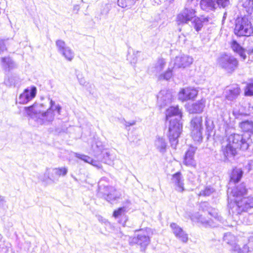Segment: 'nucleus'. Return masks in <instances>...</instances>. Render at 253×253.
<instances>
[{
  "mask_svg": "<svg viewBox=\"0 0 253 253\" xmlns=\"http://www.w3.org/2000/svg\"><path fill=\"white\" fill-rule=\"evenodd\" d=\"M48 179L53 180L54 179L52 178V175L51 174V170L50 169H46L44 176L41 178V180L43 181L46 182Z\"/></svg>",
  "mask_w": 253,
  "mask_h": 253,
  "instance_id": "obj_40",
  "label": "nucleus"
},
{
  "mask_svg": "<svg viewBox=\"0 0 253 253\" xmlns=\"http://www.w3.org/2000/svg\"><path fill=\"white\" fill-rule=\"evenodd\" d=\"M194 18V20L192 23L195 30L198 32L201 30L203 26V21L199 17H195Z\"/></svg>",
  "mask_w": 253,
  "mask_h": 253,
  "instance_id": "obj_37",
  "label": "nucleus"
},
{
  "mask_svg": "<svg viewBox=\"0 0 253 253\" xmlns=\"http://www.w3.org/2000/svg\"><path fill=\"white\" fill-rule=\"evenodd\" d=\"M241 128L244 131H252L253 130V122L245 121L240 124Z\"/></svg>",
  "mask_w": 253,
  "mask_h": 253,
  "instance_id": "obj_33",
  "label": "nucleus"
},
{
  "mask_svg": "<svg viewBox=\"0 0 253 253\" xmlns=\"http://www.w3.org/2000/svg\"><path fill=\"white\" fill-rule=\"evenodd\" d=\"M219 64L227 72L231 73L237 69L238 66V61L234 56L224 54L219 59Z\"/></svg>",
  "mask_w": 253,
  "mask_h": 253,
  "instance_id": "obj_7",
  "label": "nucleus"
},
{
  "mask_svg": "<svg viewBox=\"0 0 253 253\" xmlns=\"http://www.w3.org/2000/svg\"><path fill=\"white\" fill-rule=\"evenodd\" d=\"M6 201L3 197L0 196V207H3L5 204Z\"/></svg>",
  "mask_w": 253,
  "mask_h": 253,
  "instance_id": "obj_50",
  "label": "nucleus"
},
{
  "mask_svg": "<svg viewBox=\"0 0 253 253\" xmlns=\"http://www.w3.org/2000/svg\"><path fill=\"white\" fill-rule=\"evenodd\" d=\"M243 171L240 169H233L230 176V181L234 183L239 181L243 175Z\"/></svg>",
  "mask_w": 253,
  "mask_h": 253,
  "instance_id": "obj_29",
  "label": "nucleus"
},
{
  "mask_svg": "<svg viewBox=\"0 0 253 253\" xmlns=\"http://www.w3.org/2000/svg\"><path fill=\"white\" fill-rule=\"evenodd\" d=\"M51 170V174L52 175V178L54 179L56 177H59L60 176H65L68 172V169L66 167H62L58 168H55L52 169Z\"/></svg>",
  "mask_w": 253,
  "mask_h": 253,
  "instance_id": "obj_28",
  "label": "nucleus"
},
{
  "mask_svg": "<svg viewBox=\"0 0 253 253\" xmlns=\"http://www.w3.org/2000/svg\"><path fill=\"white\" fill-rule=\"evenodd\" d=\"M155 145L161 153L165 152L167 144L165 139L163 138L160 137H157L155 142Z\"/></svg>",
  "mask_w": 253,
  "mask_h": 253,
  "instance_id": "obj_30",
  "label": "nucleus"
},
{
  "mask_svg": "<svg viewBox=\"0 0 253 253\" xmlns=\"http://www.w3.org/2000/svg\"><path fill=\"white\" fill-rule=\"evenodd\" d=\"M196 11L192 8L185 7L176 16L178 25L187 24L196 17Z\"/></svg>",
  "mask_w": 253,
  "mask_h": 253,
  "instance_id": "obj_11",
  "label": "nucleus"
},
{
  "mask_svg": "<svg viewBox=\"0 0 253 253\" xmlns=\"http://www.w3.org/2000/svg\"><path fill=\"white\" fill-rule=\"evenodd\" d=\"M6 49L3 41H0V53L3 52Z\"/></svg>",
  "mask_w": 253,
  "mask_h": 253,
  "instance_id": "obj_49",
  "label": "nucleus"
},
{
  "mask_svg": "<svg viewBox=\"0 0 253 253\" xmlns=\"http://www.w3.org/2000/svg\"><path fill=\"white\" fill-rule=\"evenodd\" d=\"M205 106V100L201 99L188 106L187 109L190 113H200L203 112Z\"/></svg>",
  "mask_w": 253,
  "mask_h": 253,
  "instance_id": "obj_20",
  "label": "nucleus"
},
{
  "mask_svg": "<svg viewBox=\"0 0 253 253\" xmlns=\"http://www.w3.org/2000/svg\"><path fill=\"white\" fill-rule=\"evenodd\" d=\"M172 116H177L179 118H181V113L177 106L170 107L167 110L166 117L167 119L169 117Z\"/></svg>",
  "mask_w": 253,
  "mask_h": 253,
  "instance_id": "obj_32",
  "label": "nucleus"
},
{
  "mask_svg": "<svg viewBox=\"0 0 253 253\" xmlns=\"http://www.w3.org/2000/svg\"><path fill=\"white\" fill-rule=\"evenodd\" d=\"M202 118L196 117L191 122V135L195 141L199 142L202 139Z\"/></svg>",
  "mask_w": 253,
  "mask_h": 253,
  "instance_id": "obj_9",
  "label": "nucleus"
},
{
  "mask_svg": "<svg viewBox=\"0 0 253 253\" xmlns=\"http://www.w3.org/2000/svg\"><path fill=\"white\" fill-rule=\"evenodd\" d=\"M231 211L233 214H240L243 211H246L249 209L253 208V197H243L240 199H235L234 203H229Z\"/></svg>",
  "mask_w": 253,
  "mask_h": 253,
  "instance_id": "obj_3",
  "label": "nucleus"
},
{
  "mask_svg": "<svg viewBox=\"0 0 253 253\" xmlns=\"http://www.w3.org/2000/svg\"><path fill=\"white\" fill-rule=\"evenodd\" d=\"M173 234L175 237L183 243H186L188 241V235L183 229L175 223L170 225Z\"/></svg>",
  "mask_w": 253,
  "mask_h": 253,
  "instance_id": "obj_15",
  "label": "nucleus"
},
{
  "mask_svg": "<svg viewBox=\"0 0 253 253\" xmlns=\"http://www.w3.org/2000/svg\"><path fill=\"white\" fill-rule=\"evenodd\" d=\"M200 6L204 10L209 11L216 8V3L215 0H201Z\"/></svg>",
  "mask_w": 253,
  "mask_h": 253,
  "instance_id": "obj_25",
  "label": "nucleus"
},
{
  "mask_svg": "<svg viewBox=\"0 0 253 253\" xmlns=\"http://www.w3.org/2000/svg\"><path fill=\"white\" fill-rule=\"evenodd\" d=\"M171 99V94L165 90L161 91L158 95V103L160 104L161 107L170 102Z\"/></svg>",
  "mask_w": 253,
  "mask_h": 253,
  "instance_id": "obj_22",
  "label": "nucleus"
},
{
  "mask_svg": "<svg viewBox=\"0 0 253 253\" xmlns=\"http://www.w3.org/2000/svg\"><path fill=\"white\" fill-rule=\"evenodd\" d=\"M247 192V189L245 184L243 183L240 184L232 191L233 196L236 198V199H240V197L246 194Z\"/></svg>",
  "mask_w": 253,
  "mask_h": 253,
  "instance_id": "obj_26",
  "label": "nucleus"
},
{
  "mask_svg": "<svg viewBox=\"0 0 253 253\" xmlns=\"http://www.w3.org/2000/svg\"><path fill=\"white\" fill-rule=\"evenodd\" d=\"M223 241L229 245L231 252L235 253H248L253 250V236L248 239V243L241 248L238 244L239 239L230 232L226 233L223 236Z\"/></svg>",
  "mask_w": 253,
  "mask_h": 253,
  "instance_id": "obj_2",
  "label": "nucleus"
},
{
  "mask_svg": "<svg viewBox=\"0 0 253 253\" xmlns=\"http://www.w3.org/2000/svg\"><path fill=\"white\" fill-rule=\"evenodd\" d=\"M246 95H253V83L249 84L245 90Z\"/></svg>",
  "mask_w": 253,
  "mask_h": 253,
  "instance_id": "obj_44",
  "label": "nucleus"
},
{
  "mask_svg": "<svg viewBox=\"0 0 253 253\" xmlns=\"http://www.w3.org/2000/svg\"><path fill=\"white\" fill-rule=\"evenodd\" d=\"M233 114L236 116V117H237V118L238 117V116L236 115V114L234 111H233Z\"/></svg>",
  "mask_w": 253,
  "mask_h": 253,
  "instance_id": "obj_54",
  "label": "nucleus"
},
{
  "mask_svg": "<svg viewBox=\"0 0 253 253\" xmlns=\"http://www.w3.org/2000/svg\"><path fill=\"white\" fill-rule=\"evenodd\" d=\"M99 192L103 194L104 198L108 202H112L120 197V194L112 186H99Z\"/></svg>",
  "mask_w": 253,
  "mask_h": 253,
  "instance_id": "obj_12",
  "label": "nucleus"
},
{
  "mask_svg": "<svg viewBox=\"0 0 253 253\" xmlns=\"http://www.w3.org/2000/svg\"><path fill=\"white\" fill-rule=\"evenodd\" d=\"M135 123L134 122H133L132 123H127V124H126V126H133L134 125H135Z\"/></svg>",
  "mask_w": 253,
  "mask_h": 253,
  "instance_id": "obj_52",
  "label": "nucleus"
},
{
  "mask_svg": "<svg viewBox=\"0 0 253 253\" xmlns=\"http://www.w3.org/2000/svg\"><path fill=\"white\" fill-rule=\"evenodd\" d=\"M231 46L233 51L238 53L243 60L246 58L245 50L236 41L231 42Z\"/></svg>",
  "mask_w": 253,
  "mask_h": 253,
  "instance_id": "obj_27",
  "label": "nucleus"
},
{
  "mask_svg": "<svg viewBox=\"0 0 253 253\" xmlns=\"http://www.w3.org/2000/svg\"><path fill=\"white\" fill-rule=\"evenodd\" d=\"M252 215L248 214L247 216H245L243 220V222L246 224H250L253 222L251 218H252Z\"/></svg>",
  "mask_w": 253,
  "mask_h": 253,
  "instance_id": "obj_45",
  "label": "nucleus"
},
{
  "mask_svg": "<svg viewBox=\"0 0 253 253\" xmlns=\"http://www.w3.org/2000/svg\"><path fill=\"white\" fill-rule=\"evenodd\" d=\"M249 107H250V108H252V110H253V106H250Z\"/></svg>",
  "mask_w": 253,
  "mask_h": 253,
  "instance_id": "obj_55",
  "label": "nucleus"
},
{
  "mask_svg": "<svg viewBox=\"0 0 253 253\" xmlns=\"http://www.w3.org/2000/svg\"><path fill=\"white\" fill-rule=\"evenodd\" d=\"M50 107L46 111H43L42 104L35 103L33 105L25 107V110L30 119L35 122L38 125H42L52 122L54 119L53 109L56 105L54 101L49 98Z\"/></svg>",
  "mask_w": 253,
  "mask_h": 253,
  "instance_id": "obj_1",
  "label": "nucleus"
},
{
  "mask_svg": "<svg viewBox=\"0 0 253 253\" xmlns=\"http://www.w3.org/2000/svg\"><path fill=\"white\" fill-rule=\"evenodd\" d=\"M125 212L126 208L125 207L120 208L117 210L114 211L113 216L116 218L119 216L124 214Z\"/></svg>",
  "mask_w": 253,
  "mask_h": 253,
  "instance_id": "obj_43",
  "label": "nucleus"
},
{
  "mask_svg": "<svg viewBox=\"0 0 253 253\" xmlns=\"http://www.w3.org/2000/svg\"><path fill=\"white\" fill-rule=\"evenodd\" d=\"M109 156H110V154H109V152H106V153H105V154L104 155V158L106 157H109Z\"/></svg>",
  "mask_w": 253,
  "mask_h": 253,
  "instance_id": "obj_53",
  "label": "nucleus"
},
{
  "mask_svg": "<svg viewBox=\"0 0 253 253\" xmlns=\"http://www.w3.org/2000/svg\"><path fill=\"white\" fill-rule=\"evenodd\" d=\"M182 130V124L177 119L170 120L169 126V139L171 146L175 148L178 143V138Z\"/></svg>",
  "mask_w": 253,
  "mask_h": 253,
  "instance_id": "obj_5",
  "label": "nucleus"
},
{
  "mask_svg": "<svg viewBox=\"0 0 253 253\" xmlns=\"http://www.w3.org/2000/svg\"><path fill=\"white\" fill-rule=\"evenodd\" d=\"M248 140V137L241 134L234 133L228 136L227 142L230 143L238 149L246 150L249 147Z\"/></svg>",
  "mask_w": 253,
  "mask_h": 253,
  "instance_id": "obj_8",
  "label": "nucleus"
},
{
  "mask_svg": "<svg viewBox=\"0 0 253 253\" xmlns=\"http://www.w3.org/2000/svg\"><path fill=\"white\" fill-rule=\"evenodd\" d=\"M197 148L194 146H190L189 149L186 153L184 160L183 161L184 164L189 166L195 167L196 166V162L194 159V156Z\"/></svg>",
  "mask_w": 253,
  "mask_h": 253,
  "instance_id": "obj_19",
  "label": "nucleus"
},
{
  "mask_svg": "<svg viewBox=\"0 0 253 253\" xmlns=\"http://www.w3.org/2000/svg\"><path fill=\"white\" fill-rule=\"evenodd\" d=\"M237 149H238L237 148L229 142L226 145H222V146L223 154L226 159L234 157L237 153Z\"/></svg>",
  "mask_w": 253,
  "mask_h": 253,
  "instance_id": "obj_21",
  "label": "nucleus"
},
{
  "mask_svg": "<svg viewBox=\"0 0 253 253\" xmlns=\"http://www.w3.org/2000/svg\"><path fill=\"white\" fill-rule=\"evenodd\" d=\"M96 147H98V144H97V145H96Z\"/></svg>",
  "mask_w": 253,
  "mask_h": 253,
  "instance_id": "obj_57",
  "label": "nucleus"
},
{
  "mask_svg": "<svg viewBox=\"0 0 253 253\" xmlns=\"http://www.w3.org/2000/svg\"><path fill=\"white\" fill-rule=\"evenodd\" d=\"M37 89L35 86L31 88H26L19 97V102L20 104H25L35 97L36 94Z\"/></svg>",
  "mask_w": 253,
  "mask_h": 253,
  "instance_id": "obj_16",
  "label": "nucleus"
},
{
  "mask_svg": "<svg viewBox=\"0 0 253 253\" xmlns=\"http://www.w3.org/2000/svg\"><path fill=\"white\" fill-rule=\"evenodd\" d=\"M247 52L248 54L253 53V48H249V49L247 50Z\"/></svg>",
  "mask_w": 253,
  "mask_h": 253,
  "instance_id": "obj_51",
  "label": "nucleus"
},
{
  "mask_svg": "<svg viewBox=\"0 0 253 253\" xmlns=\"http://www.w3.org/2000/svg\"><path fill=\"white\" fill-rule=\"evenodd\" d=\"M241 89L237 84H234L226 88L224 92V96L229 101L235 100L240 95Z\"/></svg>",
  "mask_w": 253,
  "mask_h": 253,
  "instance_id": "obj_18",
  "label": "nucleus"
},
{
  "mask_svg": "<svg viewBox=\"0 0 253 253\" xmlns=\"http://www.w3.org/2000/svg\"><path fill=\"white\" fill-rule=\"evenodd\" d=\"M75 156L76 157L82 160L84 162L88 163L92 165L93 166L96 167L98 169H100L102 168V166L99 162H98L97 161L93 160L88 156L77 153H75Z\"/></svg>",
  "mask_w": 253,
  "mask_h": 253,
  "instance_id": "obj_23",
  "label": "nucleus"
},
{
  "mask_svg": "<svg viewBox=\"0 0 253 253\" xmlns=\"http://www.w3.org/2000/svg\"><path fill=\"white\" fill-rule=\"evenodd\" d=\"M198 94V91L195 88L187 87L182 89L178 93V98L182 101L193 99Z\"/></svg>",
  "mask_w": 253,
  "mask_h": 253,
  "instance_id": "obj_17",
  "label": "nucleus"
},
{
  "mask_svg": "<svg viewBox=\"0 0 253 253\" xmlns=\"http://www.w3.org/2000/svg\"><path fill=\"white\" fill-rule=\"evenodd\" d=\"M214 190L213 188L210 186H207L203 190H202L200 194V196H209L211 195L213 192Z\"/></svg>",
  "mask_w": 253,
  "mask_h": 253,
  "instance_id": "obj_38",
  "label": "nucleus"
},
{
  "mask_svg": "<svg viewBox=\"0 0 253 253\" xmlns=\"http://www.w3.org/2000/svg\"><path fill=\"white\" fill-rule=\"evenodd\" d=\"M136 237L129 238V243L131 245L137 244L140 246L143 250H145L146 247L150 243V229L149 228H145L136 231Z\"/></svg>",
  "mask_w": 253,
  "mask_h": 253,
  "instance_id": "obj_6",
  "label": "nucleus"
},
{
  "mask_svg": "<svg viewBox=\"0 0 253 253\" xmlns=\"http://www.w3.org/2000/svg\"><path fill=\"white\" fill-rule=\"evenodd\" d=\"M79 82L80 84L82 85H86V81L84 78H79V76H77Z\"/></svg>",
  "mask_w": 253,
  "mask_h": 253,
  "instance_id": "obj_48",
  "label": "nucleus"
},
{
  "mask_svg": "<svg viewBox=\"0 0 253 253\" xmlns=\"http://www.w3.org/2000/svg\"><path fill=\"white\" fill-rule=\"evenodd\" d=\"M166 64V61L164 58H159L154 66L152 68V72L156 75H159L163 70Z\"/></svg>",
  "mask_w": 253,
  "mask_h": 253,
  "instance_id": "obj_24",
  "label": "nucleus"
},
{
  "mask_svg": "<svg viewBox=\"0 0 253 253\" xmlns=\"http://www.w3.org/2000/svg\"><path fill=\"white\" fill-rule=\"evenodd\" d=\"M184 178L180 172H177L172 175L171 183L176 191L182 193L185 191Z\"/></svg>",
  "mask_w": 253,
  "mask_h": 253,
  "instance_id": "obj_14",
  "label": "nucleus"
},
{
  "mask_svg": "<svg viewBox=\"0 0 253 253\" xmlns=\"http://www.w3.org/2000/svg\"><path fill=\"white\" fill-rule=\"evenodd\" d=\"M226 15V13H224V16H223V18L225 17V15Z\"/></svg>",
  "mask_w": 253,
  "mask_h": 253,
  "instance_id": "obj_56",
  "label": "nucleus"
},
{
  "mask_svg": "<svg viewBox=\"0 0 253 253\" xmlns=\"http://www.w3.org/2000/svg\"><path fill=\"white\" fill-rule=\"evenodd\" d=\"M138 51H132V53L130 51H128L127 55V60L130 62L131 64H135L138 59Z\"/></svg>",
  "mask_w": 253,
  "mask_h": 253,
  "instance_id": "obj_36",
  "label": "nucleus"
},
{
  "mask_svg": "<svg viewBox=\"0 0 253 253\" xmlns=\"http://www.w3.org/2000/svg\"><path fill=\"white\" fill-rule=\"evenodd\" d=\"M235 34L238 36H250L253 34L251 22L246 17H239L236 20Z\"/></svg>",
  "mask_w": 253,
  "mask_h": 253,
  "instance_id": "obj_4",
  "label": "nucleus"
},
{
  "mask_svg": "<svg viewBox=\"0 0 253 253\" xmlns=\"http://www.w3.org/2000/svg\"><path fill=\"white\" fill-rule=\"evenodd\" d=\"M55 45L58 52L64 58L68 61H72L75 57V53L71 48L67 45L65 42L61 40H58L55 42Z\"/></svg>",
  "mask_w": 253,
  "mask_h": 253,
  "instance_id": "obj_10",
  "label": "nucleus"
},
{
  "mask_svg": "<svg viewBox=\"0 0 253 253\" xmlns=\"http://www.w3.org/2000/svg\"><path fill=\"white\" fill-rule=\"evenodd\" d=\"M193 62L191 56L186 54H180L176 56L173 60V66L176 68H185L188 67Z\"/></svg>",
  "mask_w": 253,
  "mask_h": 253,
  "instance_id": "obj_13",
  "label": "nucleus"
},
{
  "mask_svg": "<svg viewBox=\"0 0 253 253\" xmlns=\"http://www.w3.org/2000/svg\"><path fill=\"white\" fill-rule=\"evenodd\" d=\"M243 6L249 14L253 11V0H242Z\"/></svg>",
  "mask_w": 253,
  "mask_h": 253,
  "instance_id": "obj_35",
  "label": "nucleus"
},
{
  "mask_svg": "<svg viewBox=\"0 0 253 253\" xmlns=\"http://www.w3.org/2000/svg\"><path fill=\"white\" fill-rule=\"evenodd\" d=\"M188 179L189 181L194 185H196L198 183V178L192 172H189L188 175Z\"/></svg>",
  "mask_w": 253,
  "mask_h": 253,
  "instance_id": "obj_39",
  "label": "nucleus"
},
{
  "mask_svg": "<svg viewBox=\"0 0 253 253\" xmlns=\"http://www.w3.org/2000/svg\"><path fill=\"white\" fill-rule=\"evenodd\" d=\"M198 221L201 222L203 224H205L206 225H209L211 226H212V225L211 223V220H207L204 219L203 218V217L201 216H200L198 218Z\"/></svg>",
  "mask_w": 253,
  "mask_h": 253,
  "instance_id": "obj_46",
  "label": "nucleus"
},
{
  "mask_svg": "<svg viewBox=\"0 0 253 253\" xmlns=\"http://www.w3.org/2000/svg\"><path fill=\"white\" fill-rule=\"evenodd\" d=\"M172 76V68L170 67H169L166 71L164 72L163 73H161L159 74L158 77V79L160 80H169Z\"/></svg>",
  "mask_w": 253,
  "mask_h": 253,
  "instance_id": "obj_34",
  "label": "nucleus"
},
{
  "mask_svg": "<svg viewBox=\"0 0 253 253\" xmlns=\"http://www.w3.org/2000/svg\"><path fill=\"white\" fill-rule=\"evenodd\" d=\"M61 109H62L61 106L59 104H57L54 106L53 112L54 111H56L57 112V113L59 115H60L61 114Z\"/></svg>",
  "mask_w": 253,
  "mask_h": 253,
  "instance_id": "obj_47",
  "label": "nucleus"
},
{
  "mask_svg": "<svg viewBox=\"0 0 253 253\" xmlns=\"http://www.w3.org/2000/svg\"><path fill=\"white\" fill-rule=\"evenodd\" d=\"M215 3H216V7L217 6H221L222 7H225L228 6L229 3V0H215Z\"/></svg>",
  "mask_w": 253,
  "mask_h": 253,
  "instance_id": "obj_42",
  "label": "nucleus"
},
{
  "mask_svg": "<svg viewBox=\"0 0 253 253\" xmlns=\"http://www.w3.org/2000/svg\"><path fill=\"white\" fill-rule=\"evenodd\" d=\"M1 63L2 66L5 69H11L15 66L14 62L9 57L1 58Z\"/></svg>",
  "mask_w": 253,
  "mask_h": 253,
  "instance_id": "obj_31",
  "label": "nucleus"
},
{
  "mask_svg": "<svg viewBox=\"0 0 253 253\" xmlns=\"http://www.w3.org/2000/svg\"><path fill=\"white\" fill-rule=\"evenodd\" d=\"M209 213L215 219V220L219 221H222V218L219 215H218L216 210L213 209L211 211H209Z\"/></svg>",
  "mask_w": 253,
  "mask_h": 253,
  "instance_id": "obj_41",
  "label": "nucleus"
}]
</instances>
